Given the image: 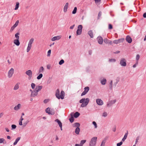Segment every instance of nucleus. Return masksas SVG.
Instances as JSON below:
<instances>
[{
	"label": "nucleus",
	"mask_w": 146,
	"mask_h": 146,
	"mask_svg": "<svg viewBox=\"0 0 146 146\" xmlns=\"http://www.w3.org/2000/svg\"><path fill=\"white\" fill-rule=\"evenodd\" d=\"M61 37L59 36H54L52 38L51 40L52 41H55L56 40H58Z\"/></svg>",
	"instance_id": "obj_16"
},
{
	"label": "nucleus",
	"mask_w": 146,
	"mask_h": 146,
	"mask_svg": "<svg viewBox=\"0 0 146 146\" xmlns=\"http://www.w3.org/2000/svg\"><path fill=\"white\" fill-rule=\"evenodd\" d=\"M19 3L18 2H17L16 3V5L15 6V10H17L18 9L19 6Z\"/></svg>",
	"instance_id": "obj_31"
},
{
	"label": "nucleus",
	"mask_w": 146,
	"mask_h": 146,
	"mask_svg": "<svg viewBox=\"0 0 146 146\" xmlns=\"http://www.w3.org/2000/svg\"><path fill=\"white\" fill-rule=\"evenodd\" d=\"M88 34L90 36L91 38L93 37V34L92 31V30H90L88 32Z\"/></svg>",
	"instance_id": "obj_23"
},
{
	"label": "nucleus",
	"mask_w": 146,
	"mask_h": 146,
	"mask_svg": "<svg viewBox=\"0 0 146 146\" xmlns=\"http://www.w3.org/2000/svg\"><path fill=\"white\" fill-rule=\"evenodd\" d=\"M143 17L144 18H146V13H143Z\"/></svg>",
	"instance_id": "obj_63"
},
{
	"label": "nucleus",
	"mask_w": 146,
	"mask_h": 146,
	"mask_svg": "<svg viewBox=\"0 0 146 146\" xmlns=\"http://www.w3.org/2000/svg\"><path fill=\"white\" fill-rule=\"evenodd\" d=\"M80 115V113L78 112H76L74 113V117L76 118L78 117Z\"/></svg>",
	"instance_id": "obj_26"
},
{
	"label": "nucleus",
	"mask_w": 146,
	"mask_h": 146,
	"mask_svg": "<svg viewBox=\"0 0 146 146\" xmlns=\"http://www.w3.org/2000/svg\"><path fill=\"white\" fill-rule=\"evenodd\" d=\"M77 10V7H75L74 8L73 10L72 11V13L74 14H75Z\"/></svg>",
	"instance_id": "obj_37"
},
{
	"label": "nucleus",
	"mask_w": 146,
	"mask_h": 146,
	"mask_svg": "<svg viewBox=\"0 0 146 146\" xmlns=\"http://www.w3.org/2000/svg\"><path fill=\"white\" fill-rule=\"evenodd\" d=\"M15 28L13 26L11 29L10 31H13Z\"/></svg>",
	"instance_id": "obj_61"
},
{
	"label": "nucleus",
	"mask_w": 146,
	"mask_h": 146,
	"mask_svg": "<svg viewBox=\"0 0 146 146\" xmlns=\"http://www.w3.org/2000/svg\"><path fill=\"white\" fill-rule=\"evenodd\" d=\"M19 39H15L14 40L13 43L17 46L19 45L20 43L19 41Z\"/></svg>",
	"instance_id": "obj_15"
},
{
	"label": "nucleus",
	"mask_w": 146,
	"mask_h": 146,
	"mask_svg": "<svg viewBox=\"0 0 146 146\" xmlns=\"http://www.w3.org/2000/svg\"><path fill=\"white\" fill-rule=\"evenodd\" d=\"M19 20H17L15 24L13 26L15 28L18 25L19 23Z\"/></svg>",
	"instance_id": "obj_34"
},
{
	"label": "nucleus",
	"mask_w": 146,
	"mask_h": 146,
	"mask_svg": "<svg viewBox=\"0 0 146 146\" xmlns=\"http://www.w3.org/2000/svg\"><path fill=\"white\" fill-rule=\"evenodd\" d=\"M106 82V80L105 78H104L101 81V83L103 85H105Z\"/></svg>",
	"instance_id": "obj_22"
},
{
	"label": "nucleus",
	"mask_w": 146,
	"mask_h": 146,
	"mask_svg": "<svg viewBox=\"0 0 146 146\" xmlns=\"http://www.w3.org/2000/svg\"><path fill=\"white\" fill-rule=\"evenodd\" d=\"M105 143V142L104 141H102L100 145V146H104Z\"/></svg>",
	"instance_id": "obj_56"
},
{
	"label": "nucleus",
	"mask_w": 146,
	"mask_h": 146,
	"mask_svg": "<svg viewBox=\"0 0 146 146\" xmlns=\"http://www.w3.org/2000/svg\"><path fill=\"white\" fill-rule=\"evenodd\" d=\"M112 81L111 80L109 84V87L111 89H112Z\"/></svg>",
	"instance_id": "obj_41"
},
{
	"label": "nucleus",
	"mask_w": 146,
	"mask_h": 146,
	"mask_svg": "<svg viewBox=\"0 0 146 146\" xmlns=\"http://www.w3.org/2000/svg\"><path fill=\"white\" fill-rule=\"evenodd\" d=\"M26 74L29 76V78H31L32 76V72L31 70H28L25 72Z\"/></svg>",
	"instance_id": "obj_8"
},
{
	"label": "nucleus",
	"mask_w": 146,
	"mask_h": 146,
	"mask_svg": "<svg viewBox=\"0 0 146 146\" xmlns=\"http://www.w3.org/2000/svg\"><path fill=\"white\" fill-rule=\"evenodd\" d=\"M74 26H75V25H73L70 26V29H73L74 28Z\"/></svg>",
	"instance_id": "obj_62"
},
{
	"label": "nucleus",
	"mask_w": 146,
	"mask_h": 146,
	"mask_svg": "<svg viewBox=\"0 0 146 146\" xmlns=\"http://www.w3.org/2000/svg\"><path fill=\"white\" fill-rule=\"evenodd\" d=\"M42 88V86H36L35 89V91L38 92L40 91Z\"/></svg>",
	"instance_id": "obj_12"
},
{
	"label": "nucleus",
	"mask_w": 146,
	"mask_h": 146,
	"mask_svg": "<svg viewBox=\"0 0 146 146\" xmlns=\"http://www.w3.org/2000/svg\"><path fill=\"white\" fill-rule=\"evenodd\" d=\"M96 102L97 104L100 106H101L103 104L102 100L100 99H97L96 100Z\"/></svg>",
	"instance_id": "obj_9"
},
{
	"label": "nucleus",
	"mask_w": 146,
	"mask_h": 146,
	"mask_svg": "<svg viewBox=\"0 0 146 146\" xmlns=\"http://www.w3.org/2000/svg\"><path fill=\"white\" fill-rule=\"evenodd\" d=\"M102 15V13L101 12H100L98 14V19H99L100 17Z\"/></svg>",
	"instance_id": "obj_59"
},
{
	"label": "nucleus",
	"mask_w": 146,
	"mask_h": 146,
	"mask_svg": "<svg viewBox=\"0 0 146 146\" xmlns=\"http://www.w3.org/2000/svg\"><path fill=\"white\" fill-rule=\"evenodd\" d=\"M68 3H66L65 5H64L63 9V11L64 12H66L67 11V9L68 7Z\"/></svg>",
	"instance_id": "obj_11"
},
{
	"label": "nucleus",
	"mask_w": 146,
	"mask_h": 146,
	"mask_svg": "<svg viewBox=\"0 0 146 146\" xmlns=\"http://www.w3.org/2000/svg\"><path fill=\"white\" fill-rule=\"evenodd\" d=\"M112 105L111 103L110 102L107 104V106L109 107L111 106Z\"/></svg>",
	"instance_id": "obj_60"
},
{
	"label": "nucleus",
	"mask_w": 146,
	"mask_h": 146,
	"mask_svg": "<svg viewBox=\"0 0 146 146\" xmlns=\"http://www.w3.org/2000/svg\"><path fill=\"white\" fill-rule=\"evenodd\" d=\"M29 122V121L28 120H27L26 121L24 122L23 124V126L24 127H25Z\"/></svg>",
	"instance_id": "obj_39"
},
{
	"label": "nucleus",
	"mask_w": 146,
	"mask_h": 146,
	"mask_svg": "<svg viewBox=\"0 0 146 146\" xmlns=\"http://www.w3.org/2000/svg\"><path fill=\"white\" fill-rule=\"evenodd\" d=\"M139 58H140L139 55V54H137L136 55V61H138V60L139 59Z\"/></svg>",
	"instance_id": "obj_49"
},
{
	"label": "nucleus",
	"mask_w": 146,
	"mask_h": 146,
	"mask_svg": "<svg viewBox=\"0 0 146 146\" xmlns=\"http://www.w3.org/2000/svg\"><path fill=\"white\" fill-rule=\"evenodd\" d=\"M45 111L46 113L49 114H52V112L50 111V109L49 108H47L45 110Z\"/></svg>",
	"instance_id": "obj_20"
},
{
	"label": "nucleus",
	"mask_w": 146,
	"mask_h": 146,
	"mask_svg": "<svg viewBox=\"0 0 146 146\" xmlns=\"http://www.w3.org/2000/svg\"><path fill=\"white\" fill-rule=\"evenodd\" d=\"M42 74H40L37 77V79L38 80H40L42 77Z\"/></svg>",
	"instance_id": "obj_36"
},
{
	"label": "nucleus",
	"mask_w": 146,
	"mask_h": 146,
	"mask_svg": "<svg viewBox=\"0 0 146 146\" xmlns=\"http://www.w3.org/2000/svg\"><path fill=\"white\" fill-rule=\"evenodd\" d=\"M84 90L83 92L81 94V96L84 95L86 94L89 90V88L88 86L84 88Z\"/></svg>",
	"instance_id": "obj_6"
},
{
	"label": "nucleus",
	"mask_w": 146,
	"mask_h": 146,
	"mask_svg": "<svg viewBox=\"0 0 146 146\" xmlns=\"http://www.w3.org/2000/svg\"><path fill=\"white\" fill-rule=\"evenodd\" d=\"M89 100V99L88 98L86 99L83 98L80 100L79 101V102L80 103H82L81 105V107H84L86 106L88 104Z\"/></svg>",
	"instance_id": "obj_1"
},
{
	"label": "nucleus",
	"mask_w": 146,
	"mask_h": 146,
	"mask_svg": "<svg viewBox=\"0 0 146 146\" xmlns=\"http://www.w3.org/2000/svg\"><path fill=\"white\" fill-rule=\"evenodd\" d=\"M82 25H79L78 27V30L82 31Z\"/></svg>",
	"instance_id": "obj_38"
},
{
	"label": "nucleus",
	"mask_w": 146,
	"mask_h": 146,
	"mask_svg": "<svg viewBox=\"0 0 146 146\" xmlns=\"http://www.w3.org/2000/svg\"><path fill=\"white\" fill-rule=\"evenodd\" d=\"M109 61L110 62H115V60L114 59H111L109 60Z\"/></svg>",
	"instance_id": "obj_58"
},
{
	"label": "nucleus",
	"mask_w": 146,
	"mask_h": 146,
	"mask_svg": "<svg viewBox=\"0 0 146 146\" xmlns=\"http://www.w3.org/2000/svg\"><path fill=\"white\" fill-rule=\"evenodd\" d=\"M19 20H17L15 24L13 26L15 28L18 25L19 23Z\"/></svg>",
	"instance_id": "obj_35"
},
{
	"label": "nucleus",
	"mask_w": 146,
	"mask_h": 146,
	"mask_svg": "<svg viewBox=\"0 0 146 146\" xmlns=\"http://www.w3.org/2000/svg\"><path fill=\"white\" fill-rule=\"evenodd\" d=\"M44 70V69L43 66L39 68L38 72L39 73L42 72Z\"/></svg>",
	"instance_id": "obj_27"
},
{
	"label": "nucleus",
	"mask_w": 146,
	"mask_h": 146,
	"mask_svg": "<svg viewBox=\"0 0 146 146\" xmlns=\"http://www.w3.org/2000/svg\"><path fill=\"white\" fill-rule=\"evenodd\" d=\"M92 124L94 125V127L95 128H96L97 127V126L96 123L95 121H94L92 122Z\"/></svg>",
	"instance_id": "obj_46"
},
{
	"label": "nucleus",
	"mask_w": 146,
	"mask_h": 146,
	"mask_svg": "<svg viewBox=\"0 0 146 146\" xmlns=\"http://www.w3.org/2000/svg\"><path fill=\"white\" fill-rule=\"evenodd\" d=\"M16 127V126L15 125L13 124L11 125V129H15Z\"/></svg>",
	"instance_id": "obj_47"
},
{
	"label": "nucleus",
	"mask_w": 146,
	"mask_h": 146,
	"mask_svg": "<svg viewBox=\"0 0 146 146\" xmlns=\"http://www.w3.org/2000/svg\"><path fill=\"white\" fill-rule=\"evenodd\" d=\"M38 95V92H37L35 90H33V92L31 93V97H34Z\"/></svg>",
	"instance_id": "obj_14"
},
{
	"label": "nucleus",
	"mask_w": 146,
	"mask_h": 146,
	"mask_svg": "<svg viewBox=\"0 0 146 146\" xmlns=\"http://www.w3.org/2000/svg\"><path fill=\"white\" fill-rule=\"evenodd\" d=\"M124 38H121L117 40H114L113 41V43L114 44H117L119 43L122 42L124 41Z\"/></svg>",
	"instance_id": "obj_7"
},
{
	"label": "nucleus",
	"mask_w": 146,
	"mask_h": 146,
	"mask_svg": "<svg viewBox=\"0 0 146 146\" xmlns=\"http://www.w3.org/2000/svg\"><path fill=\"white\" fill-rule=\"evenodd\" d=\"M55 121L58 123L59 127L62 126V123L59 119H56L55 120Z\"/></svg>",
	"instance_id": "obj_25"
},
{
	"label": "nucleus",
	"mask_w": 146,
	"mask_h": 146,
	"mask_svg": "<svg viewBox=\"0 0 146 146\" xmlns=\"http://www.w3.org/2000/svg\"><path fill=\"white\" fill-rule=\"evenodd\" d=\"M14 73V69L12 68L9 71L8 74V77L9 78H11L12 77Z\"/></svg>",
	"instance_id": "obj_4"
},
{
	"label": "nucleus",
	"mask_w": 146,
	"mask_h": 146,
	"mask_svg": "<svg viewBox=\"0 0 146 146\" xmlns=\"http://www.w3.org/2000/svg\"><path fill=\"white\" fill-rule=\"evenodd\" d=\"M64 62V61L62 59L59 62V64L60 65H61L63 64Z\"/></svg>",
	"instance_id": "obj_44"
},
{
	"label": "nucleus",
	"mask_w": 146,
	"mask_h": 146,
	"mask_svg": "<svg viewBox=\"0 0 146 146\" xmlns=\"http://www.w3.org/2000/svg\"><path fill=\"white\" fill-rule=\"evenodd\" d=\"M21 106V104H18L17 106H15L14 108V110H15L17 111L20 109Z\"/></svg>",
	"instance_id": "obj_17"
},
{
	"label": "nucleus",
	"mask_w": 146,
	"mask_h": 146,
	"mask_svg": "<svg viewBox=\"0 0 146 146\" xmlns=\"http://www.w3.org/2000/svg\"><path fill=\"white\" fill-rule=\"evenodd\" d=\"M55 95L57 98L58 99L60 98V91L58 89H57L56 91Z\"/></svg>",
	"instance_id": "obj_13"
},
{
	"label": "nucleus",
	"mask_w": 146,
	"mask_h": 146,
	"mask_svg": "<svg viewBox=\"0 0 146 146\" xmlns=\"http://www.w3.org/2000/svg\"><path fill=\"white\" fill-rule=\"evenodd\" d=\"M127 132H128L127 131V133L125 134L124 137L123 138L122 140V141H124L125 140V139H126V138L127 137Z\"/></svg>",
	"instance_id": "obj_33"
},
{
	"label": "nucleus",
	"mask_w": 146,
	"mask_h": 146,
	"mask_svg": "<svg viewBox=\"0 0 146 146\" xmlns=\"http://www.w3.org/2000/svg\"><path fill=\"white\" fill-rule=\"evenodd\" d=\"M109 29H112L113 28L111 24H109Z\"/></svg>",
	"instance_id": "obj_57"
},
{
	"label": "nucleus",
	"mask_w": 146,
	"mask_h": 146,
	"mask_svg": "<svg viewBox=\"0 0 146 146\" xmlns=\"http://www.w3.org/2000/svg\"><path fill=\"white\" fill-rule=\"evenodd\" d=\"M19 83H17L15 85L14 88V90H16L19 89Z\"/></svg>",
	"instance_id": "obj_24"
},
{
	"label": "nucleus",
	"mask_w": 146,
	"mask_h": 146,
	"mask_svg": "<svg viewBox=\"0 0 146 146\" xmlns=\"http://www.w3.org/2000/svg\"><path fill=\"white\" fill-rule=\"evenodd\" d=\"M120 64L121 66H125L126 65V61L124 58H122L120 60Z\"/></svg>",
	"instance_id": "obj_5"
},
{
	"label": "nucleus",
	"mask_w": 146,
	"mask_h": 146,
	"mask_svg": "<svg viewBox=\"0 0 146 146\" xmlns=\"http://www.w3.org/2000/svg\"><path fill=\"white\" fill-rule=\"evenodd\" d=\"M107 115V113L106 112L103 113L102 116L105 117H106Z\"/></svg>",
	"instance_id": "obj_53"
},
{
	"label": "nucleus",
	"mask_w": 146,
	"mask_h": 146,
	"mask_svg": "<svg viewBox=\"0 0 146 146\" xmlns=\"http://www.w3.org/2000/svg\"><path fill=\"white\" fill-rule=\"evenodd\" d=\"M48 102V100L45 99L44 100V103H46Z\"/></svg>",
	"instance_id": "obj_64"
},
{
	"label": "nucleus",
	"mask_w": 146,
	"mask_h": 146,
	"mask_svg": "<svg viewBox=\"0 0 146 146\" xmlns=\"http://www.w3.org/2000/svg\"><path fill=\"white\" fill-rule=\"evenodd\" d=\"M34 41V39L33 38H31L29 41L28 46L27 49V52H29L30 50L32 47V44L33 43Z\"/></svg>",
	"instance_id": "obj_3"
},
{
	"label": "nucleus",
	"mask_w": 146,
	"mask_h": 146,
	"mask_svg": "<svg viewBox=\"0 0 146 146\" xmlns=\"http://www.w3.org/2000/svg\"><path fill=\"white\" fill-rule=\"evenodd\" d=\"M122 143H123L121 141L119 143H117V146H120L121 145H122Z\"/></svg>",
	"instance_id": "obj_54"
},
{
	"label": "nucleus",
	"mask_w": 146,
	"mask_h": 146,
	"mask_svg": "<svg viewBox=\"0 0 146 146\" xmlns=\"http://www.w3.org/2000/svg\"><path fill=\"white\" fill-rule=\"evenodd\" d=\"M138 64V61H136V63L133 66V68H135L137 65Z\"/></svg>",
	"instance_id": "obj_52"
},
{
	"label": "nucleus",
	"mask_w": 146,
	"mask_h": 146,
	"mask_svg": "<svg viewBox=\"0 0 146 146\" xmlns=\"http://www.w3.org/2000/svg\"><path fill=\"white\" fill-rule=\"evenodd\" d=\"M5 141V140L4 138H0V143H4Z\"/></svg>",
	"instance_id": "obj_43"
},
{
	"label": "nucleus",
	"mask_w": 146,
	"mask_h": 146,
	"mask_svg": "<svg viewBox=\"0 0 146 146\" xmlns=\"http://www.w3.org/2000/svg\"><path fill=\"white\" fill-rule=\"evenodd\" d=\"M65 93L64 91H62L60 92V98L63 99L64 98Z\"/></svg>",
	"instance_id": "obj_18"
},
{
	"label": "nucleus",
	"mask_w": 146,
	"mask_h": 146,
	"mask_svg": "<svg viewBox=\"0 0 146 146\" xmlns=\"http://www.w3.org/2000/svg\"><path fill=\"white\" fill-rule=\"evenodd\" d=\"M21 138V137H18L15 140V141L13 143L14 145H16L17 143L19 141Z\"/></svg>",
	"instance_id": "obj_19"
},
{
	"label": "nucleus",
	"mask_w": 146,
	"mask_h": 146,
	"mask_svg": "<svg viewBox=\"0 0 146 146\" xmlns=\"http://www.w3.org/2000/svg\"><path fill=\"white\" fill-rule=\"evenodd\" d=\"M71 117L69 119V120H70V122L71 123H72L74 121V119L72 115V114H71Z\"/></svg>",
	"instance_id": "obj_28"
},
{
	"label": "nucleus",
	"mask_w": 146,
	"mask_h": 146,
	"mask_svg": "<svg viewBox=\"0 0 146 146\" xmlns=\"http://www.w3.org/2000/svg\"><path fill=\"white\" fill-rule=\"evenodd\" d=\"M132 41L131 38L128 36V43H131Z\"/></svg>",
	"instance_id": "obj_45"
},
{
	"label": "nucleus",
	"mask_w": 146,
	"mask_h": 146,
	"mask_svg": "<svg viewBox=\"0 0 146 146\" xmlns=\"http://www.w3.org/2000/svg\"><path fill=\"white\" fill-rule=\"evenodd\" d=\"M86 140H82L80 141V146H83V145L86 142Z\"/></svg>",
	"instance_id": "obj_32"
},
{
	"label": "nucleus",
	"mask_w": 146,
	"mask_h": 146,
	"mask_svg": "<svg viewBox=\"0 0 146 146\" xmlns=\"http://www.w3.org/2000/svg\"><path fill=\"white\" fill-rule=\"evenodd\" d=\"M80 125V124L78 123H75L73 125L74 127H79Z\"/></svg>",
	"instance_id": "obj_29"
},
{
	"label": "nucleus",
	"mask_w": 146,
	"mask_h": 146,
	"mask_svg": "<svg viewBox=\"0 0 146 146\" xmlns=\"http://www.w3.org/2000/svg\"><path fill=\"white\" fill-rule=\"evenodd\" d=\"M96 3H99L101 1V0H94Z\"/></svg>",
	"instance_id": "obj_55"
},
{
	"label": "nucleus",
	"mask_w": 146,
	"mask_h": 146,
	"mask_svg": "<svg viewBox=\"0 0 146 146\" xmlns=\"http://www.w3.org/2000/svg\"><path fill=\"white\" fill-rule=\"evenodd\" d=\"M104 41L105 43L107 44L109 43V40H108V39L107 38H105L104 39Z\"/></svg>",
	"instance_id": "obj_42"
},
{
	"label": "nucleus",
	"mask_w": 146,
	"mask_h": 146,
	"mask_svg": "<svg viewBox=\"0 0 146 146\" xmlns=\"http://www.w3.org/2000/svg\"><path fill=\"white\" fill-rule=\"evenodd\" d=\"M97 39L98 43L99 44H102L103 41L102 38L100 36H99L98 37Z\"/></svg>",
	"instance_id": "obj_10"
},
{
	"label": "nucleus",
	"mask_w": 146,
	"mask_h": 146,
	"mask_svg": "<svg viewBox=\"0 0 146 146\" xmlns=\"http://www.w3.org/2000/svg\"><path fill=\"white\" fill-rule=\"evenodd\" d=\"M51 50H48V52H47V56H50V54L51 53Z\"/></svg>",
	"instance_id": "obj_51"
},
{
	"label": "nucleus",
	"mask_w": 146,
	"mask_h": 146,
	"mask_svg": "<svg viewBox=\"0 0 146 146\" xmlns=\"http://www.w3.org/2000/svg\"><path fill=\"white\" fill-rule=\"evenodd\" d=\"M31 86L32 89H34L35 88V85L34 83H32L31 84Z\"/></svg>",
	"instance_id": "obj_48"
},
{
	"label": "nucleus",
	"mask_w": 146,
	"mask_h": 146,
	"mask_svg": "<svg viewBox=\"0 0 146 146\" xmlns=\"http://www.w3.org/2000/svg\"><path fill=\"white\" fill-rule=\"evenodd\" d=\"M97 140V137H92L90 142L89 146H95Z\"/></svg>",
	"instance_id": "obj_2"
},
{
	"label": "nucleus",
	"mask_w": 146,
	"mask_h": 146,
	"mask_svg": "<svg viewBox=\"0 0 146 146\" xmlns=\"http://www.w3.org/2000/svg\"><path fill=\"white\" fill-rule=\"evenodd\" d=\"M82 31L80 30H77V32H76V33L77 35H80L81 33H82Z\"/></svg>",
	"instance_id": "obj_40"
},
{
	"label": "nucleus",
	"mask_w": 146,
	"mask_h": 146,
	"mask_svg": "<svg viewBox=\"0 0 146 146\" xmlns=\"http://www.w3.org/2000/svg\"><path fill=\"white\" fill-rule=\"evenodd\" d=\"M20 35V33H17L15 34V37L16 38V39H19V35Z\"/></svg>",
	"instance_id": "obj_30"
},
{
	"label": "nucleus",
	"mask_w": 146,
	"mask_h": 146,
	"mask_svg": "<svg viewBox=\"0 0 146 146\" xmlns=\"http://www.w3.org/2000/svg\"><path fill=\"white\" fill-rule=\"evenodd\" d=\"M116 80L117 82L115 83V86H116V84L118 83V82H119V77L117 78L116 79Z\"/></svg>",
	"instance_id": "obj_50"
},
{
	"label": "nucleus",
	"mask_w": 146,
	"mask_h": 146,
	"mask_svg": "<svg viewBox=\"0 0 146 146\" xmlns=\"http://www.w3.org/2000/svg\"><path fill=\"white\" fill-rule=\"evenodd\" d=\"M80 131V129L79 127H77L75 129V133L77 135H78Z\"/></svg>",
	"instance_id": "obj_21"
}]
</instances>
